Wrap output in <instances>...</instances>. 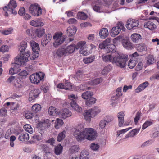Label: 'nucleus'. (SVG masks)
<instances>
[{"label":"nucleus","instance_id":"obj_1","mask_svg":"<svg viewBox=\"0 0 159 159\" xmlns=\"http://www.w3.org/2000/svg\"><path fill=\"white\" fill-rule=\"evenodd\" d=\"M97 133L93 128H84L81 125H78L74 129L73 135L77 140L81 141L85 139L90 140H94Z\"/></svg>","mask_w":159,"mask_h":159},{"label":"nucleus","instance_id":"obj_2","mask_svg":"<svg viewBox=\"0 0 159 159\" xmlns=\"http://www.w3.org/2000/svg\"><path fill=\"white\" fill-rule=\"evenodd\" d=\"M102 57L103 61L105 62H111L121 68H124L125 66L128 56L117 52L113 56L110 54L103 55Z\"/></svg>","mask_w":159,"mask_h":159},{"label":"nucleus","instance_id":"obj_3","mask_svg":"<svg viewBox=\"0 0 159 159\" xmlns=\"http://www.w3.org/2000/svg\"><path fill=\"white\" fill-rule=\"evenodd\" d=\"M27 46V42L25 41L21 42L19 46L20 58L16 59V61L18 63L24 64L28 61V57L30 56V52L29 51L25 52Z\"/></svg>","mask_w":159,"mask_h":159},{"label":"nucleus","instance_id":"obj_4","mask_svg":"<svg viewBox=\"0 0 159 159\" xmlns=\"http://www.w3.org/2000/svg\"><path fill=\"white\" fill-rule=\"evenodd\" d=\"M101 111V109L98 107H94L86 110L84 113V119L87 121L90 122L91 118L95 117Z\"/></svg>","mask_w":159,"mask_h":159},{"label":"nucleus","instance_id":"obj_5","mask_svg":"<svg viewBox=\"0 0 159 159\" xmlns=\"http://www.w3.org/2000/svg\"><path fill=\"white\" fill-rule=\"evenodd\" d=\"M17 7V4L14 0H11L7 6H6L3 8V10L5 11V16H7L10 14H13L16 15L17 11L15 8Z\"/></svg>","mask_w":159,"mask_h":159},{"label":"nucleus","instance_id":"obj_6","mask_svg":"<svg viewBox=\"0 0 159 159\" xmlns=\"http://www.w3.org/2000/svg\"><path fill=\"white\" fill-rule=\"evenodd\" d=\"M30 43L33 52L31 55L30 54V56L29 57L31 60H33L38 57L39 51L40 49L38 44L34 41H31Z\"/></svg>","mask_w":159,"mask_h":159},{"label":"nucleus","instance_id":"obj_7","mask_svg":"<svg viewBox=\"0 0 159 159\" xmlns=\"http://www.w3.org/2000/svg\"><path fill=\"white\" fill-rule=\"evenodd\" d=\"M68 98L71 101L70 104L71 107L78 112L80 113L82 112V109L76 103L78 97L76 95L71 94L68 96Z\"/></svg>","mask_w":159,"mask_h":159},{"label":"nucleus","instance_id":"obj_8","mask_svg":"<svg viewBox=\"0 0 159 159\" xmlns=\"http://www.w3.org/2000/svg\"><path fill=\"white\" fill-rule=\"evenodd\" d=\"M53 39L55 41L53 46L57 48L63 43L65 39V37L62 36V33L60 32L56 33L53 37Z\"/></svg>","mask_w":159,"mask_h":159},{"label":"nucleus","instance_id":"obj_9","mask_svg":"<svg viewBox=\"0 0 159 159\" xmlns=\"http://www.w3.org/2000/svg\"><path fill=\"white\" fill-rule=\"evenodd\" d=\"M44 75V74L42 72L37 73L30 75V79L32 83L37 84L43 79Z\"/></svg>","mask_w":159,"mask_h":159},{"label":"nucleus","instance_id":"obj_10","mask_svg":"<svg viewBox=\"0 0 159 159\" xmlns=\"http://www.w3.org/2000/svg\"><path fill=\"white\" fill-rule=\"evenodd\" d=\"M30 12L34 16H38L42 13V10L39 6L35 4L31 5L29 7Z\"/></svg>","mask_w":159,"mask_h":159},{"label":"nucleus","instance_id":"obj_11","mask_svg":"<svg viewBox=\"0 0 159 159\" xmlns=\"http://www.w3.org/2000/svg\"><path fill=\"white\" fill-rule=\"evenodd\" d=\"M125 28L124 27L123 23L121 22H119L116 26L112 28L110 34L112 36L115 37L118 35L121 30L125 31Z\"/></svg>","mask_w":159,"mask_h":159},{"label":"nucleus","instance_id":"obj_12","mask_svg":"<svg viewBox=\"0 0 159 159\" xmlns=\"http://www.w3.org/2000/svg\"><path fill=\"white\" fill-rule=\"evenodd\" d=\"M104 1L107 6L106 7L108 8V9H107V13H109L118 9L119 5L117 2H112V3H111V0H104Z\"/></svg>","mask_w":159,"mask_h":159},{"label":"nucleus","instance_id":"obj_13","mask_svg":"<svg viewBox=\"0 0 159 159\" xmlns=\"http://www.w3.org/2000/svg\"><path fill=\"white\" fill-rule=\"evenodd\" d=\"M92 6L93 10L98 12H105L107 13V9H104L101 6V5L98 1H93L92 2Z\"/></svg>","mask_w":159,"mask_h":159},{"label":"nucleus","instance_id":"obj_14","mask_svg":"<svg viewBox=\"0 0 159 159\" xmlns=\"http://www.w3.org/2000/svg\"><path fill=\"white\" fill-rule=\"evenodd\" d=\"M139 25V22L138 20L130 19L127 20L126 27L128 29L131 30L138 27Z\"/></svg>","mask_w":159,"mask_h":159},{"label":"nucleus","instance_id":"obj_15","mask_svg":"<svg viewBox=\"0 0 159 159\" xmlns=\"http://www.w3.org/2000/svg\"><path fill=\"white\" fill-rule=\"evenodd\" d=\"M10 83H12L16 87L20 88L23 85L22 82L20 79L15 76H11L8 79Z\"/></svg>","mask_w":159,"mask_h":159},{"label":"nucleus","instance_id":"obj_16","mask_svg":"<svg viewBox=\"0 0 159 159\" xmlns=\"http://www.w3.org/2000/svg\"><path fill=\"white\" fill-rule=\"evenodd\" d=\"M58 114L60 117L63 119H66L70 117L72 115V113L69 109L64 108L61 110Z\"/></svg>","mask_w":159,"mask_h":159},{"label":"nucleus","instance_id":"obj_17","mask_svg":"<svg viewBox=\"0 0 159 159\" xmlns=\"http://www.w3.org/2000/svg\"><path fill=\"white\" fill-rule=\"evenodd\" d=\"M124 113L123 111L118 112L117 114V116L118 119V126L120 127H121L124 125H128V124H124Z\"/></svg>","mask_w":159,"mask_h":159},{"label":"nucleus","instance_id":"obj_18","mask_svg":"<svg viewBox=\"0 0 159 159\" xmlns=\"http://www.w3.org/2000/svg\"><path fill=\"white\" fill-rule=\"evenodd\" d=\"M40 91L39 89H35L32 90L29 93V100L31 102L34 100L39 95Z\"/></svg>","mask_w":159,"mask_h":159},{"label":"nucleus","instance_id":"obj_19","mask_svg":"<svg viewBox=\"0 0 159 159\" xmlns=\"http://www.w3.org/2000/svg\"><path fill=\"white\" fill-rule=\"evenodd\" d=\"M44 135V132L41 130L39 131V134H34L32 136L31 141L33 143H34L36 141L41 140L43 138Z\"/></svg>","mask_w":159,"mask_h":159},{"label":"nucleus","instance_id":"obj_20","mask_svg":"<svg viewBox=\"0 0 159 159\" xmlns=\"http://www.w3.org/2000/svg\"><path fill=\"white\" fill-rule=\"evenodd\" d=\"M77 29L74 26H71L68 27L66 30V33L69 36L74 35L76 33Z\"/></svg>","mask_w":159,"mask_h":159},{"label":"nucleus","instance_id":"obj_21","mask_svg":"<svg viewBox=\"0 0 159 159\" xmlns=\"http://www.w3.org/2000/svg\"><path fill=\"white\" fill-rule=\"evenodd\" d=\"M149 85L148 81H146L140 84L135 90V92L139 93L143 90Z\"/></svg>","mask_w":159,"mask_h":159},{"label":"nucleus","instance_id":"obj_22","mask_svg":"<svg viewBox=\"0 0 159 159\" xmlns=\"http://www.w3.org/2000/svg\"><path fill=\"white\" fill-rule=\"evenodd\" d=\"M20 58V57H16L15 62L12 64V66H13V68L14 69V70H15V71L16 72V73L21 70L20 66V65L24 66L25 65L26 63L27 62H25V63L24 64H22L20 63H18L16 61V59Z\"/></svg>","mask_w":159,"mask_h":159},{"label":"nucleus","instance_id":"obj_23","mask_svg":"<svg viewBox=\"0 0 159 159\" xmlns=\"http://www.w3.org/2000/svg\"><path fill=\"white\" fill-rule=\"evenodd\" d=\"M57 55L59 57L63 56H66L65 50V47L64 46H61L57 50L56 52Z\"/></svg>","mask_w":159,"mask_h":159},{"label":"nucleus","instance_id":"obj_24","mask_svg":"<svg viewBox=\"0 0 159 159\" xmlns=\"http://www.w3.org/2000/svg\"><path fill=\"white\" fill-rule=\"evenodd\" d=\"M52 39V35L49 34L46 35L45 37L41 41L42 45L44 46H46Z\"/></svg>","mask_w":159,"mask_h":159},{"label":"nucleus","instance_id":"obj_25","mask_svg":"<svg viewBox=\"0 0 159 159\" xmlns=\"http://www.w3.org/2000/svg\"><path fill=\"white\" fill-rule=\"evenodd\" d=\"M140 129V128H138L132 130L125 135L124 139L134 137L139 132Z\"/></svg>","mask_w":159,"mask_h":159},{"label":"nucleus","instance_id":"obj_26","mask_svg":"<svg viewBox=\"0 0 159 159\" xmlns=\"http://www.w3.org/2000/svg\"><path fill=\"white\" fill-rule=\"evenodd\" d=\"M59 111L53 106L50 107L48 110V113L50 116H56L59 114Z\"/></svg>","mask_w":159,"mask_h":159},{"label":"nucleus","instance_id":"obj_27","mask_svg":"<svg viewBox=\"0 0 159 159\" xmlns=\"http://www.w3.org/2000/svg\"><path fill=\"white\" fill-rule=\"evenodd\" d=\"M29 134L24 132L20 134L18 138L19 140L21 141H26L29 140Z\"/></svg>","mask_w":159,"mask_h":159},{"label":"nucleus","instance_id":"obj_28","mask_svg":"<svg viewBox=\"0 0 159 159\" xmlns=\"http://www.w3.org/2000/svg\"><path fill=\"white\" fill-rule=\"evenodd\" d=\"M75 48V45L74 44L68 46L66 48L65 47V50L66 55L68 56L73 52Z\"/></svg>","mask_w":159,"mask_h":159},{"label":"nucleus","instance_id":"obj_29","mask_svg":"<svg viewBox=\"0 0 159 159\" xmlns=\"http://www.w3.org/2000/svg\"><path fill=\"white\" fill-rule=\"evenodd\" d=\"M30 24L31 25L34 27L42 26L44 25L43 23L38 19H35L32 20L30 22Z\"/></svg>","mask_w":159,"mask_h":159},{"label":"nucleus","instance_id":"obj_30","mask_svg":"<svg viewBox=\"0 0 159 159\" xmlns=\"http://www.w3.org/2000/svg\"><path fill=\"white\" fill-rule=\"evenodd\" d=\"M132 41L134 43H138L142 39L141 35L138 33H134L131 36Z\"/></svg>","mask_w":159,"mask_h":159},{"label":"nucleus","instance_id":"obj_31","mask_svg":"<svg viewBox=\"0 0 159 159\" xmlns=\"http://www.w3.org/2000/svg\"><path fill=\"white\" fill-rule=\"evenodd\" d=\"M102 81V78H98L95 79L90 81L87 82V84L90 85H95L99 84Z\"/></svg>","mask_w":159,"mask_h":159},{"label":"nucleus","instance_id":"obj_32","mask_svg":"<svg viewBox=\"0 0 159 159\" xmlns=\"http://www.w3.org/2000/svg\"><path fill=\"white\" fill-rule=\"evenodd\" d=\"M144 27L150 30H153L156 28V26L153 22L149 21L145 23Z\"/></svg>","mask_w":159,"mask_h":159},{"label":"nucleus","instance_id":"obj_33","mask_svg":"<svg viewBox=\"0 0 159 159\" xmlns=\"http://www.w3.org/2000/svg\"><path fill=\"white\" fill-rule=\"evenodd\" d=\"M64 124L63 121L60 118H57L55 122L54 127L57 129H58L60 128Z\"/></svg>","mask_w":159,"mask_h":159},{"label":"nucleus","instance_id":"obj_34","mask_svg":"<svg viewBox=\"0 0 159 159\" xmlns=\"http://www.w3.org/2000/svg\"><path fill=\"white\" fill-rule=\"evenodd\" d=\"M108 35V31L107 29L103 28L100 30L99 35L101 38L104 39Z\"/></svg>","mask_w":159,"mask_h":159},{"label":"nucleus","instance_id":"obj_35","mask_svg":"<svg viewBox=\"0 0 159 159\" xmlns=\"http://www.w3.org/2000/svg\"><path fill=\"white\" fill-rule=\"evenodd\" d=\"M90 148L91 150L93 152H98L100 148V146L98 143H93L91 144Z\"/></svg>","mask_w":159,"mask_h":159},{"label":"nucleus","instance_id":"obj_36","mask_svg":"<svg viewBox=\"0 0 159 159\" xmlns=\"http://www.w3.org/2000/svg\"><path fill=\"white\" fill-rule=\"evenodd\" d=\"M93 95V93L90 91H87L83 93L81 95L82 98L84 99H89Z\"/></svg>","mask_w":159,"mask_h":159},{"label":"nucleus","instance_id":"obj_37","mask_svg":"<svg viewBox=\"0 0 159 159\" xmlns=\"http://www.w3.org/2000/svg\"><path fill=\"white\" fill-rule=\"evenodd\" d=\"M116 47L115 45L113 44H110L107 47L106 51L107 53H113L116 51Z\"/></svg>","mask_w":159,"mask_h":159},{"label":"nucleus","instance_id":"obj_38","mask_svg":"<svg viewBox=\"0 0 159 159\" xmlns=\"http://www.w3.org/2000/svg\"><path fill=\"white\" fill-rule=\"evenodd\" d=\"M86 42L85 41H81L78 43L76 47L77 49H80V50L86 48Z\"/></svg>","mask_w":159,"mask_h":159},{"label":"nucleus","instance_id":"obj_39","mask_svg":"<svg viewBox=\"0 0 159 159\" xmlns=\"http://www.w3.org/2000/svg\"><path fill=\"white\" fill-rule=\"evenodd\" d=\"M89 156L87 151L83 150L81 151L80 156V159H89Z\"/></svg>","mask_w":159,"mask_h":159},{"label":"nucleus","instance_id":"obj_40","mask_svg":"<svg viewBox=\"0 0 159 159\" xmlns=\"http://www.w3.org/2000/svg\"><path fill=\"white\" fill-rule=\"evenodd\" d=\"M112 68V66L110 64L106 66L102 71V74L105 75L107 74L111 70Z\"/></svg>","mask_w":159,"mask_h":159},{"label":"nucleus","instance_id":"obj_41","mask_svg":"<svg viewBox=\"0 0 159 159\" xmlns=\"http://www.w3.org/2000/svg\"><path fill=\"white\" fill-rule=\"evenodd\" d=\"M137 50L138 51L143 52L147 50V47L146 45L143 43H141L137 47Z\"/></svg>","mask_w":159,"mask_h":159},{"label":"nucleus","instance_id":"obj_42","mask_svg":"<svg viewBox=\"0 0 159 159\" xmlns=\"http://www.w3.org/2000/svg\"><path fill=\"white\" fill-rule=\"evenodd\" d=\"M122 45L123 47L126 49H129L132 48V43L129 41L124 40L122 42Z\"/></svg>","mask_w":159,"mask_h":159},{"label":"nucleus","instance_id":"obj_43","mask_svg":"<svg viewBox=\"0 0 159 159\" xmlns=\"http://www.w3.org/2000/svg\"><path fill=\"white\" fill-rule=\"evenodd\" d=\"M63 147L61 144H58L55 148L54 152L57 155L61 154L62 151Z\"/></svg>","mask_w":159,"mask_h":159},{"label":"nucleus","instance_id":"obj_44","mask_svg":"<svg viewBox=\"0 0 159 159\" xmlns=\"http://www.w3.org/2000/svg\"><path fill=\"white\" fill-rule=\"evenodd\" d=\"M66 131L63 130L62 132L58 134L57 138V140L58 142H60L62 141L65 138Z\"/></svg>","mask_w":159,"mask_h":159},{"label":"nucleus","instance_id":"obj_45","mask_svg":"<svg viewBox=\"0 0 159 159\" xmlns=\"http://www.w3.org/2000/svg\"><path fill=\"white\" fill-rule=\"evenodd\" d=\"M96 101V99L95 98L91 97L86 102V105L87 106L90 107L91 105L95 103Z\"/></svg>","mask_w":159,"mask_h":159},{"label":"nucleus","instance_id":"obj_46","mask_svg":"<svg viewBox=\"0 0 159 159\" xmlns=\"http://www.w3.org/2000/svg\"><path fill=\"white\" fill-rule=\"evenodd\" d=\"M95 58L94 56H90L88 57H85L83 59V61L85 64H88L93 62Z\"/></svg>","mask_w":159,"mask_h":159},{"label":"nucleus","instance_id":"obj_47","mask_svg":"<svg viewBox=\"0 0 159 159\" xmlns=\"http://www.w3.org/2000/svg\"><path fill=\"white\" fill-rule=\"evenodd\" d=\"M120 97L116 95L112 97L111 98V104L113 106H115L117 103L118 99Z\"/></svg>","mask_w":159,"mask_h":159},{"label":"nucleus","instance_id":"obj_48","mask_svg":"<svg viewBox=\"0 0 159 159\" xmlns=\"http://www.w3.org/2000/svg\"><path fill=\"white\" fill-rule=\"evenodd\" d=\"M131 129V128H126L124 129H123L121 130H118L117 131V134L116 135L117 137L120 136L122 137L123 135L130 129Z\"/></svg>","mask_w":159,"mask_h":159},{"label":"nucleus","instance_id":"obj_49","mask_svg":"<svg viewBox=\"0 0 159 159\" xmlns=\"http://www.w3.org/2000/svg\"><path fill=\"white\" fill-rule=\"evenodd\" d=\"M41 108V106L38 104L34 105L32 107V111L34 112L37 113L40 111Z\"/></svg>","mask_w":159,"mask_h":159},{"label":"nucleus","instance_id":"obj_50","mask_svg":"<svg viewBox=\"0 0 159 159\" xmlns=\"http://www.w3.org/2000/svg\"><path fill=\"white\" fill-rule=\"evenodd\" d=\"M45 33V30L43 28L37 29L36 34L39 37H41Z\"/></svg>","mask_w":159,"mask_h":159},{"label":"nucleus","instance_id":"obj_51","mask_svg":"<svg viewBox=\"0 0 159 159\" xmlns=\"http://www.w3.org/2000/svg\"><path fill=\"white\" fill-rule=\"evenodd\" d=\"M24 128L25 131L30 134H32L33 132V129L30 125L26 124L24 126Z\"/></svg>","mask_w":159,"mask_h":159},{"label":"nucleus","instance_id":"obj_52","mask_svg":"<svg viewBox=\"0 0 159 159\" xmlns=\"http://www.w3.org/2000/svg\"><path fill=\"white\" fill-rule=\"evenodd\" d=\"M152 124L153 121L152 120H147L143 125L142 129L144 130L149 126L151 125Z\"/></svg>","mask_w":159,"mask_h":159},{"label":"nucleus","instance_id":"obj_53","mask_svg":"<svg viewBox=\"0 0 159 159\" xmlns=\"http://www.w3.org/2000/svg\"><path fill=\"white\" fill-rule=\"evenodd\" d=\"M13 31L12 28H10L7 29L2 30L1 33L4 35H8L11 34Z\"/></svg>","mask_w":159,"mask_h":159},{"label":"nucleus","instance_id":"obj_54","mask_svg":"<svg viewBox=\"0 0 159 159\" xmlns=\"http://www.w3.org/2000/svg\"><path fill=\"white\" fill-rule=\"evenodd\" d=\"M147 63L148 64H152L154 63V58L153 56L152 55H149L147 57Z\"/></svg>","mask_w":159,"mask_h":159},{"label":"nucleus","instance_id":"obj_55","mask_svg":"<svg viewBox=\"0 0 159 159\" xmlns=\"http://www.w3.org/2000/svg\"><path fill=\"white\" fill-rule=\"evenodd\" d=\"M80 150V148L78 145H74L71 146L69 150L70 152L71 153L78 152Z\"/></svg>","mask_w":159,"mask_h":159},{"label":"nucleus","instance_id":"obj_56","mask_svg":"<svg viewBox=\"0 0 159 159\" xmlns=\"http://www.w3.org/2000/svg\"><path fill=\"white\" fill-rule=\"evenodd\" d=\"M158 136H159V125L154 128V132L152 134V137L154 138Z\"/></svg>","mask_w":159,"mask_h":159},{"label":"nucleus","instance_id":"obj_57","mask_svg":"<svg viewBox=\"0 0 159 159\" xmlns=\"http://www.w3.org/2000/svg\"><path fill=\"white\" fill-rule=\"evenodd\" d=\"M77 17L79 19L85 20L87 17V15L83 12H79L77 14Z\"/></svg>","mask_w":159,"mask_h":159},{"label":"nucleus","instance_id":"obj_58","mask_svg":"<svg viewBox=\"0 0 159 159\" xmlns=\"http://www.w3.org/2000/svg\"><path fill=\"white\" fill-rule=\"evenodd\" d=\"M136 64V61L133 59H131L128 64V66L129 67L130 69H133L135 66Z\"/></svg>","mask_w":159,"mask_h":159},{"label":"nucleus","instance_id":"obj_59","mask_svg":"<svg viewBox=\"0 0 159 159\" xmlns=\"http://www.w3.org/2000/svg\"><path fill=\"white\" fill-rule=\"evenodd\" d=\"M8 51L9 47L7 45H2L0 48V51L3 53L7 52Z\"/></svg>","mask_w":159,"mask_h":159},{"label":"nucleus","instance_id":"obj_60","mask_svg":"<svg viewBox=\"0 0 159 159\" xmlns=\"http://www.w3.org/2000/svg\"><path fill=\"white\" fill-rule=\"evenodd\" d=\"M7 115V110L4 108H2L0 111V116H5Z\"/></svg>","mask_w":159,"mask_h":159},{"label":"nucleus","instance_id":"obj_61","mask_svg":"<svg viewBox=\"0 0 159 159\" xmlns=\"http://www.w3.org/2000/svg\"><path fill=\"white\" fill-rule=\"evenodd\" d=\"M106 122L105 120H101L99 123L100 128L102 129H104L106 125Z\"/></svg>","mask_w":159,"mask_h":159},{"label":"nucleus","instance_id":"obj_62","mask_svg":"<svg viewBox=\"0 0 159 159\" xmlns=\"http://www.w3.org/2000/svg\"><path fill=\"white\" fill-rule=\"evenodd\" d=\"M141 116V113L139 112L137 113L136 115V116L134 119V123L136 125L137 124L139 120L140 119V118Z\"/></svg>","mask_w":159,"mask_h":159},{"label":"nucleus","instance_id":"obj_63","mask_svg":"<svg viewBox=\"0 0 159 159\" xmlns=\"http://www.w3.org/2000/svg\"><path fill=\"white\" fill-rule=\"evenodd\" d=\"M92 1L91 0H85L83 1L82 2V4L83 5L85 6H89L91 5L92 6V2L93 1Z\"/></svg>","mask_w":159,"mask_h":159},{"label":"nucleus","instance_id":"obj_64","mask_svg":"<svg viewBox=\"0 0 159 159\" xmlns=\"http://www.w3.org/2000/svg\"><path fill=\"white\" fill-rule=\"evenodd\" d=\"M77 22V20L74 18H70L67 21V23L69 24L75 25L76 24Z\"/></svg>","mask_w":159,"mask_h":159}]
</instances>
